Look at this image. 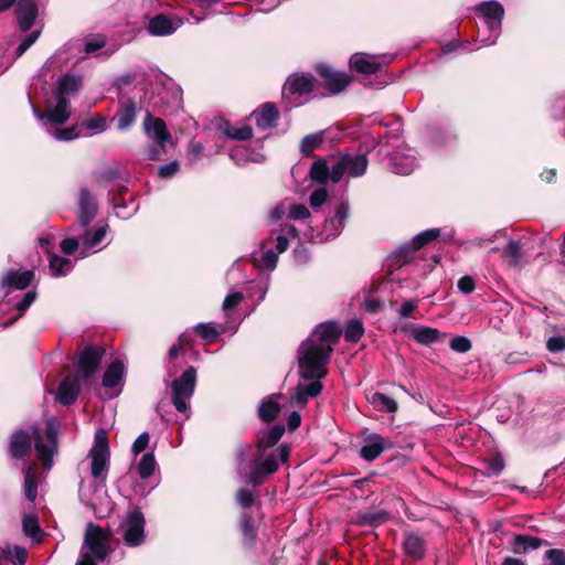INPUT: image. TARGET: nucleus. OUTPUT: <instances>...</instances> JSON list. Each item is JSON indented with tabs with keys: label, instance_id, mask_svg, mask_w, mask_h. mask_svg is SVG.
I'll use <instances>...</instances> for the list:
<instances>
[{
	"label": "nucleus",
	"instance_id": "64",
	"mask_svg": "<svg viewBox=\"0 0 565 565\" xmlns=\"http://www.w3.org/2000/svg\"><path fill=\"white\" fill-rule=\"evenodd\" d=\"M179 162L177 160L163 164L158 170V175L162 179L172 178L179 171Z\"/></svg>",
	"mask_w": 565,
	"mask_h": 565
},
{
	"label": "nucleus",
	"instance_id": "36",
	"mask_svg": "<svg viewBox=\"0 0 565 565\" xmlns=\"http://www.w3.org/2000/svg\"><path fill=\"white\" fill-rule=\"evenodd\" d=\"M22 531L25 536L32 539L35 543H41L45 536L35 514H26L23 516Z\"/></svg>",
	"mask_w": 565,
	"mask_h": 565
},
{
	"label": "nucleus",
	"instance_id": "25",
	"mask_svg": "<svg viewBox=\"0 0 565 565\" xmlns=\"http://www.w3.org/2000/svg\"><path fill=\"white\" fill-rule=\"evenodd\" d=\"M137 117V106L134 98L128 97L120 103L116 113L117 128L121 131L129 129L135 122Z\"/></svg>",
	"mask_w": 565,
	"mask_h": 565
},
{
	"label": "nucleus",
	"instance_id": "44",
	"mask_svg": "<svg viewBox=\"0 0 565 565\" xmlns=\"http://www.w3.org/2000/svg\"><path fill=\"white\" fill-rule=\"evenodd\" d=\"M156 467H157V461H156L153 452L145 454L141 457V459L137 466V471L139 473V477L142 480L149 479L153 475Z\"/></svg>",
	"mask_w": 565,
	"mask_h": 565
},
{
	"label": "nucleus",
	"instance_id": "9",
	"mask_svg": "<svg viewBox=\"0 0 565 565\" xmlns=\"http://www.w3.org/2000/svg\"><path fill=\"white\" fill-rule=\"evenodd\" d=\"M146 519L139 508H135L127 513L122 523V541L126 546L136 547L145 542Z\"/></svg>",
	"mask_w": 565,
	"mask_h": 565
},
{
	"label": "nucleus",
	"instance_id": "11",
	"mask_svg": "<svg viewBox=\"0 0 565 565\" xmlns=\"http://www.w3.org/2000/svg\"><path fill=\"white\" fill-rule=\"evenodd\" d=\"M106 349L103 345H86L78 354L77 373L82 380H88L98 370Z\"/></svg>",
	"mask_w": 565,
	"mask_h": 565
},
{
	"label": "nucleus",
	"instance_id": "53",
	"mask_svg": "<svg viewBox=\"0 0 565 565\" xmlns=\"http://www.w3.org/2000/svg\"><path fill=\"white\" fill-rule=\"evenodd\" d=\"M107 232V225L97 227L93 234L86 233L84 236V246L92 248L97 246L104 238Z\"/></svg>",
	"mask_w": 565,
	"mask_h": 565
},
{
	"label": "nucleus",
	"instance_id": "43",
	"mask_svg": "<svg viewBox=\"0 0 565 565\" xmlns=\"http://www.w3.org/2000/svg\"><path fill=\"white\" fill-rule=\"evenodd\" d=\"M417 249L413 248V242L406 243L397 247L391 255L392 263L398 266L407 265L413 259V253Z\"/></svg>",
	"mask_w": 565,
	"mask_h": 565
},
{
	"label": "nucleus",
	"instance_id": "2",
	"mask_svg": "<svg viewBox=\"0 0 565 565\" xmlns=\"http://www.w3.org/2000/svg\"><path fill=\"white\" fill-rule=\"evenodd\" d=\"M333 348L309 344L302 349L299 358V374L302 380H322L327 376V364Z\"/></svg>",
	"mask_w": 565,
	"mask_h": 565
},
{
	"label": "nucleus",
	"instance_id": "32",
	"mask_svg": "<svg viewBox=\"0 0 565 565\" xmlns=\"http://www.w3.org/2000/svg\"><path fill=\"white\" fill-rule=\"evenodd\" d=\"M311 381L312 382L307 385H302L299 383L295 388L296 392L294 399L300 406H305L309 397H317L323 390V384L321 383V380Z\"/></svg>",
	"mask_w": 565,
	"mask_h": 565
},
{
	"label": "nucleus",
	"instance_id": "4",
	"mask_svg": "<svg viewBox=\"0 0 565 565\" xmlns=\"http://www.w3.org/2000/svg\"><path fill=\"white\" fill-rule=\"evenodd\" d=\"M113 533L110 529L104 530L99 525L89 522L86 525L84 535V547L88 551L84 554H92V557L98 562H104L110 553L108 541L111 539Z\"/></svg>",
	"mask_w": 565,
	"mask_h": 565
},
{
	"label": "nucleus",
	"instance_id": "39",
	"mask_svg": "<svg viewBox=\"0 0 565 565\" xmlns=\"http://www.w3.org/2000/svg\"><path fill=\"white\" fill-rule=\"evenodd\" d=\"M49 267L53 276L60 277L71 271L73 264L68 258L60 257L56 254L50 253Z\"/></svg>",
	"mask_w": 565,
	"mask_h": 565
},
{
	"label": "nucleus",
	"instance_id": "8",
	"mask_svg": "<svg viewBox=\"0 0 565 565\" xmlns=\"http://www.w3.org/2000/svg\"><path fill=\"white\" fill-rule=\"evenodd\" d=\"M316 72L322 79L319 87L322 86L330 95H338L344 92L353 82V76L345 72L335 70L328 64H318Z\"/></svg>",
	"mask_w": 565,
	"mask_h": 565
},
{
	"label": "nucleus",
	"instance_id": "16",
	"mask_svg": "<svg viewBox=\"0 0 565 565\" xmlns=\"http://www.w3.org/2000/svg\"><path fill=\"white\" fill-rule=\"evenodd\" d=\"M143 129L162 150H164L166 143L171 140V135L168 131L164 120L159 117H153L150 113L146 115Z\"/></svg>",
	"mask_w": 565,
	"mask_h": 565
},
{
	"label": "nucleus",
	"instance_id": "34",
	"mask_svg": "<svg viewBox=\"0 0 565 565\" xmlns=\"http://www.w3.org/2000/svg\"><path fill=\"white\" fill-rule=\"evenodd\" d=\"M83 86V76L75 74L62 75L57 83L54 92L58 95H71L77 93Z\"/></svg>",
	"mask_w": 565,
	"mask_h": 565
},
{
	"label": "nucleus",
	"instance_id": "18",
	"mask_svg": "<svg viewBox=\"0 0 565 565\" xmlns=\"http://www.w3.org/2000/svg\"><path fill=\"white\" fill-rule=\"evenodd\" d=\"M81 393L78 375H67L58 384L56 401L64 406L74 404Z\"/></svg>",
	"mask_w": 565,
	"mask_h": 565
},
{
	"label": "nucleus",
	"instance_id": "15",
	"mask_svg": "<svg viewBox=\"0 0 565 565\" xmlns=\"http://www.w3.org/2000/svg\"><path fill=\"white\" fill-rule=\"evenodd\" d=\"M393 443L385 439L380 434L372 433L364 439V445L361 447L359 454L366 461L377 459L384 450L391 449Z\"/></svg>",
	"mask_w": 565,
	"mask_h": 565
},
{
	"label": "nucleus",
	"instance_id": "46",
	"mask_svg": "<svg viewBox=\"0 0 565 565\" xmlns=\"http://www.w3.org/2000/svg\"><path fill=\"white\" fill-rule=\"evenodd\" d=\"M93 178L97 184L102 182H114L120 179V170L116 166H106L102 170L95 171Z\"/></svg>",
	"mask_w": 565,
	"mask_h": 565
},
{
	"label": "nucleus",
	"instance_id": "20",
	"mask_svg": "<svg viewBox=\"0 0 565 565\" xmlns=\"http://www.w3.org/2000/svg\"><path fill=\"white\" fill-rule=\"evenodd\" d=\"M32 439V435L26 430H15L9 443V454L11 457L18 460L25 458L31 451Z\"/></svg>",
	"mask_w": 565,
	"mask_h": 565
},
{
	"label": "nucleus",
	"instance_id": "48",
	"mask_svg": "<svg viewBox=\"0 0 565 565\" xmlns=\"http://www.w3.org/2000/svg\"><path fill=\"white\" fill-rule=\"evenodd\" d=\"M484 475L487 477L499 476L504 468V459L501 454H495L493 457L484 460Z\"/></svg>",
	"mask_w": 565,
	"mask_h": 565
},
{
	"label": "nucleus",
	"instance_id": "21",
	"mask_svg": "<svg viewBox=\"0 0 565 565\" xmlns=\"http://www.w3.org/2000/svg\"><path fill=\"white\" fill-rule=\"evenodd\" d=\"M478 11L482 14L491 31L500 30L504 17V8L500 2H482L478 6Z\"/></svg>",
	"mask_w": 565,
	"mask_h": 565
},
{
	"label": "nucleus",
	"instance_id": "14",
	"mask_svg": "<svg viewBox=\"0 0 565 565\" xmlns=\"http://www.w3.org/2000/svg\"><path fill=\"white\" fill-rule=\"evenodd\" d=\"M286 427L282 424L274 425L267 430H259L256 435L255 450L260 458H265L266 451L274 448L284 436Z\"/></svg>",
	"mask_w": 565,
	"mask_h": 565
},
{
	"label": "nucleus",
	"instance_id": "30",
	"mask_svg": "<svg viewBox=\"0 0 565 565\" xmlns=\"http://www.w3.org/2000/svg\"><path fill=\"white\" fill-rule=\"evenodd\" d=\"M279 119V111L274 103H265L256 114V125L260 129L276 128Z\"/></svg>",
	"mask_w": 565,
	"mask_h": 565
},
{
	"label": "nucleus",
	"instance_id": "47",
	"mask_svg": "<svg viewBox=\"0 0 565 565\" xmlns=\"http://www.w3.org/2000/svg\"><path fill=\"white\" fill-rule=\"evenodd\" d=\"M364 334V327L361 320H351L344 330V339L348 342L356 343Z\"/></svg>",
	"mask_w": 565,
	"mask_h": 565
},
{
	"label": "nucleus",
	"instance_id": "31",
	"mask_svg": "<svg viewBox=\"0 0 565 565\" xmlns=\"http://www.w3.org/2000/svg\"><path fill=\"white\" fill-rule=\"evenodd\" d=\"M309 177L320 185H326L329 181L333 182V164L329 167L324 158H319L311 164Z\"/></svg>",
	"mask_w": 565,
	"mask_h": 565
},
{
	"label": "nucleus",
	"instance_id": "52",
	"mask_svg": "<svg viewBox=\"0 0 565 565\" xmlns=\"http://www.w3.org/2000/svg\"><path fill=\"white\" fill-rule=\"evenodd\" d=\"M503 256L510 258L509 263L511 266H518L522 259L520 242L513 239L509 241L503 249Z\"/></svg>",
	"mask_w": 565,
	"mask_h": 565
},
{
	"label": "nucleus",
	"instance_id": "12",
	"mask_svg": "<svg viewBox=\"0 0 565 565\" xmlns=\"http://www.w3.org/2000/svg\"><path fill=\"white\" fill-rule=\"evenodd\" d=\"M402 550L412 562H420L427 555V540L418 532H405Z\"/></svg>",
	"mask_w": 565,
	"mask_h": 565
},
{
	"label": "nucleus",
	"instance_id": "40",
	"mask_svg": "<svg viewBox=\"0 0 565 565\" xmlns=\"http://www.w3.org/2000/svg\"><path fill=\"white\" fill-rule=\"evenodd\" d=\"M371 403L380 412L395 413L398 409V404L394 398L380 392L372 395Z\"/></svg>",
	"mask_w": 565,
	"mask_h": 565
},
{
	"label": "nucleus",
	"instance_id": "61",
	"mask_svg": "<svg viewBox=\"0 0 565 565\" xmlns=\"http://www.w3.org/2000/svg\"><path fill=\"white\" fill-rule=\"evenodd\" d=\"M149 440H150V436L147 431H143L142 434H140L131 446V452L135 456H138L139 454L145 451L149 445Z\"/></svg>",
	"mask_w": 565,
	"mask_h": 565
},
{
	"label": "nucleus",
	"instance_id": "19",
	"mask_svg": "<svg viewBox=\"0 0 565 565\" xmlns=\"http://www.w3.org/2000/svg\"><path fill=\"white\" fill-rule=\"evenodd\" d=\"M15 12L20 31H30L39 14L34 0H18L15 2Z\"/></svg>",
	"mask_w": 565,
	"mask_h": 565
},
{
	"label": "nucleus",
	"instance_id": "10",
	"mask_svg": "<svg viewBox=\"0 0 565 565\" xmlns=\"http://www.w3.org/2000/svg\"><path fill=\"white\" fill-rule=\"evenodd\" d=\"M236 530L238 543L244 552L255 551L258 541V524L249 511H242L237 515Z\"/></svg>",
	"mask_w": 565,
	"mask_h": 565
},
{
	"label": "nucleus",
	"instance_id": "51",
	"mask_svg": "<svg viewBox=\"0 0 565 565\" xmlns=\"http://www.w3.org/2000/svg\"><path fill=\"white\" fill-rule=\"evenodd\" d=\"M193 330L196 335H199L207 343L214 342L220 335L217 329L211 323H199L194 327Z\"/></svg>",
	"mask_w": 565,
	"mask_h": 565
},
{
	"label": "nucleus",
	"instance_id": "49",
	"mask_svg": "<svg viewBox=\"0 0 565 565\" xmlns=\"http://www.w3.org/2000/svg\"><path fill=\"white\" fill-rule=\"evenodd\" d=\"M440 235V231L438 228H429L417 234L413 239V248L420 249L425 245L430 242L437 239Z\"/></svg>",
	"mask_w": 565,
	"mask_h": 565
},
{
	"label": "nucleus",
	"instance_id": "45",
	"mask_svg": "<svg viewBox=\"0 0 565 565\" xmlns=\"http://www.w3.org/2000/svg\"><path fill=\"white\" fill-rule=\"evenodd\" d=\"M34 113L38 116V118L43 119L47 118V120L53 124L61 126L65 124L70 119V111L68 110H62L57 107H54L53 109L49 110L46 114L41 113L38 108H34Z\"/></svg>",
	"mask_w": 565,
	"mask_h": 565
},
{
	"label": "nucleus",
	"instance_id": "17",
	"mask_svg": "<svg viewBox=\"0 0 565 565\" xmlns=\"http://www.w3.org/2000/svg\"><path fill=\"white\" fill-rule=\"evenodd\" d=\"M78 223L83 227H87L97 214V204L90 191L86 186H82L78 193Z\"/></svg>",
	"mask_w": 565,
	"mask_h": 565
},
{
	"label": "nucleus",
	"instance_id": "29",
	"mask_svg": "<svg viewBox=\"0 0 565 565\" xmlns=\"http://www.w3.org/2000/svg\"><path fill=\"white\" fill-rule=\"evenodd\" d=\"M316 333L318 334V341L320 342L319 345L327 344V347L330 345L332 348V345L338 343L342 334V330L337 322L328 321L319 324L316 329Z\"/></svg>",
	"mask_w": 565,
	"mask_h": 565
},
{
	"label": "nucleus",
	"instance_id": "59",
	"mask_svg": "<svg viewBox=\"0 0 565 565\" xmlns=\"http://www.w3.org/2000/svg\"><path fill=\"white\" fill-rule=\"evenodd\" d=\"M546 349L552 353L565 351V335H554L547 339Z\"/></svg>",
	"mask_w": 565,
	"mask_h": 565
},
{
	"label": "nucleus",
	"instance_id": "55",
	"mask_svg": "<svg viewBox=\"0 0 565 565\" xmlns=\"http://www.w3.org/2000/svg\"><path fill=\"white\" fill-rule=\"evenodd\" d=\"M41 32L39 30L32 31L30 34H28L15 49V57H21L29 50V47L36 42Z\"/></svg>",
	"mask_w": 565,
	"mask_h": 565
},
{
	"label": "nucleus",
	"instance_id": "1",
	"mask_svg": "<svg viewBox=\"0 0 565 565\" xmlns=\"http://www.w3.org/2000/svg\"><path fill=\"white\" fill-rule=\"evenodd\" d=\"M254 447L252 444L237 445L235 449L236 472L247 486L257 488L278 471L279 463L274 454H268L265 458H260L256 450L254 458L247 462V458Z\"/></svg>",
	"mask_w": 565,
	"mask_h": 565
},
{
	"label": "nucleus",
	"instance_id": "23",
	"mask_svg": "<svg viewBox=\"0 0 565 565\" xmlns=\"http://www.w3.org/2000/svg\"><path fill=\"white\" fill-rule=\"evenodd\" d=\"M350 68L359 74L373 75L376 74L382 65L375 57L364 53H355L350 57Z\"/></svg>",
	"mask_w": 565,
	"mask_h": 565
},
{
	"label": "nucleus",
	"instance_id": "50",
	"mask_svg": "<svg viewBox=\"0 0 565 565\" xmlns=\"http://www.w3.org/2000/svg\"><path fill=\"white\" fill-rule=\"evenodd\" d=\"M36 298H38V294L35 290L26 291L23 295L22 299L15 305V308L19 312L18 316L6 324L10 326L18 319L22 318L24 316V313L26 312V310L30 308V306L35 301Z\"/></svg>",
	"mask_w": 565,
	"mask_h": 565
},
{
	"label": "nucleus",
	"instance_id": "57",
	"mask_svg": "<svg viewBox=\"0 0 565 565\" xmlns=\"http://www.w3.org/2000/svg\"><path fill=\"white\" fill-rule=\"evenodd\" d=\"M24 494L30 502H34L38 495V483L33 476L26 473L24 478Z\"/></svg>",
	"mask_w": 565,
	"mask_h": 565
},
{
	"label": "nucleus",
	"instance_id": "41",
	"mask_svg": "<svg viewBox=\"0 0 565 565\" xmlns=\"http://www.w3.org/2000/svg\"><path fill=\"white\" fill-rule=\"evenodd\" d=\"M349 216V206L345 203H341L338 205L335 210V214L332 218L326 220L324 228L332 230L335 233H339L343 227L345 220Z\"/></svg>",
	"mask_w": 565,
	"mask_h": 565
},
{
	"label": "nucleus",
	"instance_id": "37",
	"mask_svg": "<svg viewBox=\"0 0 565 565\" xmlns=\"http://www.w3.org/2000/svg\"><path fill=\"white\" fill-rule=\"evenodd\" d=\"M220 129L226 137L233 140L247 141L253 138V128L248 125L235 128L230 121L225 120L220 125Z\"/></svg>",
	"mask_w": 565,
	"mask_h": 565
},
{
	"label": "nucleus",
	"instance_id": "35",
	"mask_svg": "<svg viewBox=\"0 0 565 565\" xmlns=\"http://www.w3.org/2000/svg\"><path fill=\"white\" fill-rule=\"evenodd\" d=\"M441 332L431 327H414L411 331V337L422 345H430L435 342H439Z\"/></svg>",
	"mask_w": 565,
	"mask_h": 565
},
{
	"label": "nucleus",
	"instance_id": "7",
	"mask_svg": "<svg viewBox=\"0 0 565 565\" xmlns=\"http://www.w3.org/2000/svg\"><path fill=\"white\" fill-rule=\"evenodd\" d=\"M369 159L365 153H343L333 163V183H338L344 173L349 177L359 178L362 177L367 169Z\"/></svg>",
	"mask_w": 565,
	"mask_h": 565
},
{
	"label": "nucleus",
	"instance_id": "5",
	"mask_svg": "<svg viewBox=\"0 0 565 565\" xmlns=\"http://www.w3.org/2000/svg\"><path fill=\"white\" fill-rule=\"evenodd\" d=\"M57 435L58 428L53 419H47L45 423V436L47 444L43 441V437L39 427H32V437L34 440V448L38 458L41 460L44 467H49L52 463L53 456L57 449Z\"/></svg>",
	"mask_w": 565,
	"mask_h": 565
},
{
	"label": "nucleus",
	"instance_id": "27",
	"mask_svg": "<svg viewBox=\"0 0 565 565\" xmlns=\"http://www.w3.org/2000/svg\"><path fill=\"white\" fill-rule=\"evenodd\" d=\"M279 397L281 394H271L259 404L257 414L263 423H271L279 416L281 411V406L277 402Z\"/></svg>",
	"mask_w": 565,
	"mask_h": 565
},
{
	"label": "nucleus",
	"instance_id": "6",
	"mask_svg": "<svg viewBox=\"0 0 565 565\" xmlns=\"http://www.w3.org/2000/svg\"><path fill=\"white\" fill-rule=\"evenodd\" d=\"M195 383L196 369L194 366H189L180 377L172 382V403L178 412L185 413L188 411L186 399L193 395Z\"/></svg>",
	"mask_w": 565,
	"mask_h": 565
},
{
	"label": "nucleus",
	"instance_id": "60",
	"mask_svg": "<svg viewBox=\"0 0 565 565\" xmlns=\"http://www.w3.org/2000/svg\"><path fill=\"white\" fill-rule=\"evenodd\" d=\"M545 558L551 565H565V551L561 548H551L545 552Z\"/></svg>",
	"mask_w": 565,
	"mask_h": 565
},
{
	"label": "nucleus",
	"instance_id": "24",
	"mask_svg": "<svg viewBox=\"0 0 565 565\" xmlns=\"http://www.w3.org/2000/svg\"><path fill=\"white\" fill-rule=\"evenodd\" d=\"M546 540L541 537L515 534L509 542V545L514 554H526L531 550H537L542 545H548Z\"/></svg>",
	"mask_w": 565,
	"mask_h": 565
},
{
	"label": "nucleus",
	"instance_id": "38",
	"mask_svg": "<svg viewBox=\"0 0 565 565\" xmlns=\"http://www.w3.org/2000/svg\"><path fill=\"white\" fill-rule=\"evenodd\" d=\"M324 141V131L310 134L305 136L300 142V152L306 158H312L313 151L318 149Z\"/></svg>",
	"mask_w": 565,
	"mask_h": 565
},
{
	"label": "nucleus",
	"instance_id": "33",
	"mask_svg": "<svg viewBox=\"0 0 565 565\" xmlns=\"http://www.w3.org/2000/svg\"><path fill=\"white\" fill-rule=\"evenodd\" d=\"M125 366L122 361L116 359L113 361L103 374L102 385L106 388H113L120 384L124 377Z\"/></svg>",
	"mask_w": 565,
	"mask_h": 565
},
{
	"label": "nucleus",
	"instance_id": "28",
	"mask_svg": "<svg viewBox=\"0 0 565 565\" xmlns=\"http://www.w3.org/2000/svg\"><path fill=\"white\" fill-rule=\"evenodd\" d=\"M388 513L384 510L372 511H358L352 518V523L358 526L377 527L388 520Z\"/></svg>",
	"mask_w": 565,
	"mask_h": 565
},
{
	"label": "nucleus",
	"instance_id": "42",
	"mask_svg": "<svg viewBox=\"0 0 565 565\" xmlns=\"http://www.w3.org/2000/svg\"><path fill=\"white\" fill-rule=\"evenodd\" d=\"M257 501L255 492L248 488H238L234 493V502L243 511H248Z\"/></svg>",
	"mask_w": 565,
	"mask_h": 565
},
{
	"label": "nucleus",
	"instance_id": "58",
	"mask_svg": "<svg viewBox=\"0 0 565 565\" xmlns=\"http://www.w3.org/2000/svg\"><path fill=\"white\" fill-rule=\"evenodd\" d=\"M328 199V191L326 188L315 190L309 198L310 205L313 209L322 206Z\"/></svg>",
	"mask_w": 565,
	"mask_h": 565
},
{
	"label": "nucleus",
	"instance_id": "3",
	"mask_svg": "<svg viewBox=\"0 0 565 565\" xmlns=\"http://www.w3.org/2000/svg\"><path fill=\"white\" fill-rule=\"evenodd\" d=\"M90 458V473L94 479H106L109 467L110 449L107 431L99 428L94 435V445L88 454Z\"/></svg>",
	"mask_w": 565,
	"mask_h": 565
},
{
	"label": "nucleus",
	"instance_id": "26",
	"mask_svg": "<svg viewBox=\"0 0 565 565\" xmlns=\"http://www.w3.org/2000/svg\"><path fill=\"white\" fill-rule=\"evenodd\" d=\"M34 279L33 270H9L2 278L1 285L13 289L23 290L28 288Z\"/></svg>",
	"mask_w": 565,
	"mask_h": 565
},
{
	"label": "nucleus",
	"instance_id": "54",
	"mask_svg": "<svg viewBox=\"0 0 565 565\" xmlns=\"http://www.w3.org/2000/svg\"><path fill=\"white\" fill-rule=\"evenodd\" d=\"M449 347L455 352L467 353L471 350L472 342L466 337L457 335L450 340Z\"/></svg>",
	"mask_w": 565,
	"mask_h": 565
},
{
	"label": "nucleus",
	"instance_id": "63",
	"mask_svg": "<svg viewBox=\"0 0 565 565\" xmlns=\"http://www.w3.org/2000/svg\"><path fill=\"white\" fill-rule=\"evenodd\" d=\"M243 299H244V296L242 292H239V291L232 292L225 297L222 308L225 311L232 310V309L236 308L242 302Z\"/></svg>",
	"mask_w": 565,
	"mask_h": 565
},
{
	"label": "nucleus",
	"instance_id": "13",
	"mask_svg": "<svg viewBox=\"0 0 565 565\" xmlns=\"http://www.w3.org/2000/svg\"><path fill=\"white\" fill-rule=\"evenodd\" d=\"M319 88V83L312 75L294 73L284 84V93L289 95H308Z\"/></svg>",
	"mask_w": 565,
	"mask_h": 565
},
{
	"label": "nucleus",
	"instance_id": "56",
	"mask_svg": "<svg viewBox=\"0 0 565 565\" xmlns=\"http://www.w3.org/2000/svg\"><path fill=\"white\" fill-rule=\"evenodd\" d=\"M54 137L61 141H71L79 137L77 125L67 128H57L54 131Z\"/></svg>",
	"mask_w": 565,
	"mask_h": 565
},
{
	"label": "nucleus",
	"instance_id": "62",
	"mask_svg": "<svg viewBox=\"0 0 565 565\" xmlns=\"http://www.w3.org/2000/svg\"><path fill=\"white\" fill-rule=\"evenodd\" d=\"M310 216L309 209L303 204H292L288 217L291 220H306Z\"/></svg>",
	"mask_w": 565,
	"mask_h": 565
},
{
	"label": "nucleus",
	"instance_id": "22",
	"mask_svg": "<svg viewBox=\"0 0 565 565\" xmlns=\"http://www.w3.org/2000/svg\"><path fill=\"white\" fill-rule=\"evenodd\" d=\"M181 25V20H173L170 17L160 13L150 19L148 31L156 36L172 34Z\"/></svg>",
	"mask_w": 565,
	"mask_h": 565
}]
</instances>
